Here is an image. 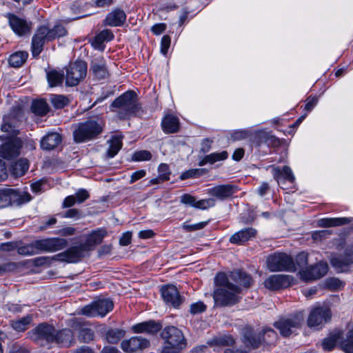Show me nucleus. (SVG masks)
<instances>
[{
	"label": "nucleus",
	"instance_id": "nucleus-18",
	"mask_svg": "<svg viewBox=\"0 0 353 353\" xmlns=\"http://www.w3.org/2000/svg\"><path fill=\"white\" fill-rule=\"evenodd\" d=\"M161 292L163 301L174 308H178L184 301L183 297L179 294L177 288L173 285L163 286Z\"/></svg>",
	"mask_w": 353,
	"mask_h": 353
},
{
	"label": "nucleus",
	"instance_id": "nucleus-15",
	"mask_svg": "<svg viewBox=\"0 0 353 353\" xmlns=\"http://www.w3.org/2000/svg\"><path fill=\"white\" fill-rule=\"evenodd\" d=\"M330 263L337 272L347 270L353 264V245H347L342 254L332 256Z\"/></svg>",
	"mask_w": 353,
	"mask_h": 353
},
{
	"label": "nucleus",
	"instance_id": "nucleus-59",
	"mask_svg": "<svg viewBox=\"0 0 353 353\" xmlns=\"http://www.w3.org/2000/svg\"><path fill=\"white\" fill-rule=\"evenodd\" d=\"M201 171L199 169H192L187 172H185L181 174V179H186L188 178H192L196 177L197 176H199L201 174Z\"/></svg>",
	"mask_w": 353,
	"mask_h": 353
},
{
	"label": "nucleus",
	"instance_id": "nucleus-1",
	"mask_svg": "<svg viewBox=\"0 0 353 353\" xmlns=\"http://www.w3.org/2000/svg\"><path fill=\"white\" fill-rule=\"evenodd\" d=\"M252 283L251 276L240 270L230 272L228 275L225 272L217 273L214 277L213 292L215 304L219 306L236 304L241 298V287L248 288Z\"/></svg>",
	"mask_w": 353,
	"mask_h": 353
},
{
	"label": "nucleus",
	"instance_id": "nucleus-46",
	"mask_svg": "<svg viewBox=\"0 0 353 353\" xmlns=\"http://www.w3.org/2000/svg\"><path fill=\"white\" fill-rule=\"evenodd\" d=\"M17 252L19 254L23 256H32L37 254L33 242L20 247L17 246Z\"/></svg>",
	"mask_w": 353,
	"mask_h": 353
},
{
	"label": "nucleus",
	"instance_id": "nucleus-52",
	"mask_svg": "<svg viewBox=\"0 0 353 353\" xmlns=\"http://www.w3.org/2000/svg\"><path fill=\"white\" fill-rule=\"evenodd\" d=\"M152 158V154L149 151L140 150L134 153L132 160L135 161H148Z\"/></svg>",
	"mask_w": 353,
	"mask_h": 353
},
{
	"label": "nucleus",
	"instance_id": "nucleus-7",
	"mask_svg": "<svg viewBox=\"0 0 353 353\" xmlns=\"http://www.w3.org/2000/svg\"><path fill=\"white\" fill-rule=\"evenodd\" d=\"M65 29L60 25L55 26L52 29H49L45 26L38 28L32 39V54L33 57L39 55L46 42L65 36Z\"/></svg>",
	"mask_w": 353,
	"mask_h": 353
},
{
	"label": "nucleus",
	"instance_id": "nucleus-17",
	"mask_svg": "<svg viewBox=\"0 0 353 353\" xmlns=\"http://www.w3.org/2000/svg\"><path fill=\"white\" fill-rule=\"evenodd\" d=\"M293 277L287 274H272L263 282L265 288L271 291H278L291 286Z\"/></svg>",
	"mask_w": 353,
	"mask_h": 353
},
{
	"label": "nucleus",
	"instance_id": "nucleus-54",
	"mask_svg": "<svg viewBox=\"0 0 353 353\" xmlns=\"http://www.w3.org/2000/svg\"><path fill=\"white\" fill-rule=\"evenodd\" d=\"M30 200H0V209L10 205L19 206L27 203Z\"/></svg>",
	"mask_w": 353,
	"mask_h": 353
},
{
	"label": "nucleus",
	"instance_id": "nucleus-45",
	"mask_svg": "<svg viewBox=\"0 0 353 353\" xmlns=\"http://www.w3.org/2000/svg\"><path fill=\"white\" fill-rule=\"evenodd\" d=\"M344 283L336 278H330L326 279L325 285L328 289L336 291L342 289L344 287Z\"/></svg>",
	"mask_w": 353,
	"mask_h": 353
},
{
	"label": "nucleus",
	"instance_id": "nucleus-64",
	"mask_svg": "<svg viewBox=\"0 0 353 353\" xmlns=\"http://www.w3.org/2000/svg\"><path fill=\"white\" fill-rule=\"evenodd\" d=\"M132 239V233L130 232H126L123 234L122 236L119 239L120 245L126 246L129 245Z\"/></svg>",
	"mask_w": 353,
	"mask_h": 353
},
{
	"label": "nucleus",
	"instance_id": "nucleus-5",
	"mask_svg": "<svg viewBox=\"0 0 353 353\" xmlns=\"http://www.w3.org/2000/svg\"><path fill=\"white\" fill-rule=\"evenodd\" d=\"M8 117H4L1 124V131L6 133L0 136L1 139H8L0 147V157L10 160L18 157L22 148L21 140L17 137L18 130L9 123Z\"/></svg>",
	"mask_w": 353,
	"mask_h": 353
},
{
	"label": "nucleus",
	"instance_id": "nucleus-44",
	"mask_svg": "<svg viewBox=\"0 0 353 353\" xmlns=\"http://www.w3.org/2000/svg\"><path fill=\"white\" fill-rule=\"evenodd\" d=\"M312 266L316 279L323 277L328 271V265L327 263L325 262H319L315 265Z\"/></svg>",
	"mask_w": 353,
	"mask_h": 353
},
{
	"label": "nucleus",
	"instance_id": "nucleus-22",
	"mask_svg": "<svg viewBox=\"0 0 353 353\" xmlns=\"http://www.w3.org/2000/svg\"><path fill=\"white\" fill-rule=\"evenodd\" d=\"M126 20L125 12L119 8L114 9L108 14L103 23L105 26L111 27L121 26Z\"/></svg>",
	"mask_w": 353,
	"mask_h": 353
},
{
	"label": "nucleus",
	"instance_id": "nucleus-13",
	"mask_svg": "<svg viewBox=\"0 0 353 353\" xmlns=\"http://www.w3.org/2000/svg\"><path fill=\"white\" fill-rule=\"evenodd\" d=\"M87 74V63L83 61L71 63L66 69L65 83L68 86H74L83 79Z\"/></svg>",
	"mask_w": 353,
	"mask_h": 353
},
{
	"label": "nucleus",
	"instance_id": "nucleus-33",
	"mask_svg": "<svg viewBox=\"0 0 353 353\" xmlns=\"http://www.w3.org/2000/svg\"><path fill=\"white\" fill-rule=\"evenodd\" d=\"M256 137L258 139L256 143V145H260L262 143L273 145H277L279 143L278 139L274 136L264 130L256 132Z\"/></svg>",
	"mask_w": 353,
	"mask_h": 353
},
{
	"label": "nucleus",
	"instance_id": "nucleus-35",
	"mask_svg": "<svg viewBox=\"0 0 353 353\" xmlns=\"http://www.w3.org/2000/svg\"><path fill=\"white\" fill-rule=\"evenodd\" d=\"M91 69L94 75L99 79H104L108 75L106 67L103 61H93L91 64Z\"/></svg>",
	"mask_w": 353,
	"mask_h": 353
},
{
	"label": "nucleus",
	"instance_id": "nucleus-27",
	"mask_svg": "<svg viewBox=\"0 0 353 353\" xmlns=\"http://www.w3.org/2000/svg\"><path fill=\"white\" fill-rule=\"evenodd\" d=\"M352 221V218H323L318 221V225L321 228L336 227L346 225Z\"/></svg>",
	"mask_w": 353,
	"mask_h": 353
},
{
	"label": "nucleus",
	"instance_id": "nucleus-56",
	"mask_svg": "<svg viewBox=\"0 0 353 353\" xmlns=\"http://www.w3.org/2000/svg\"><path fill=\"white\" fill-rule=\"evenodd\" d=\"M171 43L170 37L168 35H164L161 41V52L163 54L165 55L170 48Z\"/></svg>",
	"mask_w": 353,
	"mask_h": 353
},
{
	"label": "nucleus",
	"instance_id": "nucleus-12",
	"mask_svg": "<svg viewBox=\"0 0 353 353\" xmlns=\"http://www.w3.org/2000/svg\"><path fill=\"white\" fill-rule=\"evenodd\" d=\"M303 320V314L299 312L288 317L281 318L274 323V325L283 336L286 337L291 335L295 329L301 327Z\"/></svg>",
	"mask_w": 353,
	"mask_h": 353
},
{
	"label": "nucleus",
	"instance_id": "nucleus-24",
	"mask_svg": "<svg viewBox=\"0 0 353 353\" xmlns=\"http://www.w3.org/2000/svg\"><path fill=\"white\" fill-rule=\"evenodd\" d=\"M7 17L10 26L17 34L21 36L29 31V26L24 19L10 13L7 14Z\"/></svg>",
	"mask_w": 353,
	"mask_h": 353
},
{
	"label": "nucleus",
	"instance_id": "nucleus-50",
	"mask_svg": "<svg viewBox=\"0 0 353 353\" xmlns=\"http://www.w3.org/2000/svg\"><path fill=\"white\" fill-rule=\"evenodd\" d=\"M294 262L296 267L298 266L300 268L305 267L308 263V254L305 252L299 253Z\"/></svg>",
	"mask_w": 353,
	"mask_h": 353
},
{
	"label": "nucleus",
	"instance_id": "nucleus-19",
	"mask_svg": "<svg viewBox=\"0 0 353 353\" xmlns=\"http://www.w3.org/2000/svg\"><path fill=\"white\" fill-rule=\"evenodd\" d=\"M149 341L141 336H133L121 343L122 350L127 353H136L148 347Z\"/></svg>",
	"mask_w": 353,
	"mask_h": 353
},
{
	"label": "nucleus",
	"instance_id": "nucleus-8",
	"mask_svg": "<svg viewBox=\"0 0 353 353\" xmlns=\"http://www.w3.org/2000/svg\"><path fill=\"white\" fill-rule=\"evenodd\" d=\"M103 123L99 119H88L75 125L73 138L76 143H83L94 139L102 132Z\"/></svg>",
	"mask_w": 353,
	"mask_h": 353
},
{
	"label": "nucleus",
	"instance_id": "nucleus-48",
	"mask_svg": "<svg viewBox=\"0 0 353 353\" xmlns=\"http://www.w3.org/2000/svg\"><path fill=\"white\" fill-rule=\"evenodd\" d=\"M94 339V332L90 328H83L80 330L79 339L83 343H89Z\"/></svg>",
	"mask_w": 353,
	"mask_h": 353
},
{
	"label": "nucleus",
	"instance_id": "nucleus-60",
	"mask_svg": "<svg viewBox=\"0 0 353 353\" xmlns=\"http://www.w3.org/2000/svg\"><path fill=\"white\" fill-rule=\"evenodd\" d=\"M17 243L16 242H6L0 244V250L3 252H10L17 249Z\"/></svg>",
	"mask_w": 353,
	"mask_h": 353
},
{
	"label": "nucleus",
	"instance_id": "nucleus-29",
	"mask_svg": "<svg viewBox=\"0 0 353 353\" xmlns=\"http://www.w3.org/2000/svg\"><path fill=\"white\" fill-rule=\"evenodd\" d=\"M114 38L112 32L109 30H103L99 33L92 41V46L95 49H103L104 41H111Z\"/></svg>",
	"mask_w": 353,
	"mask_h": 353
},
{
	"label": "nucleus",
	"instance_id": "nucleus-34",
	"mask_svg": "<svg viewBox=\"0 0 353 353\" xmlns=\"http://www.w3.org/2000/svg\"><path fill=\"white\" fill-rule=\"evenodd\" d=\"M181 202L190 207L205 210L214 205V200H181Z\"/></svg>",
	"mask_w": 353,
	"mask_h": 353
},
{
	"label": "nucleus",
	"instance_id": "nucleus-6",
	"mask_svg": "<svg viewBox=\"0 0 353 353\" xmlns=\"http://www.w3.org/2000/svg\"><path fill=\"white\" fill-rule=\"evenodd\" d=\"M111 106L115 108L121 119H128L132 115H141L143 111L138 103L137 95L135 92L129 90L117 98Z\"/></svg>",
	"mask_w": 353,
	"mask_h": 353
},
{
	"label": "nucleus",
	"instance_id": "nucleus-11",
	"mask_svg": "<svg viewBox=\"0 0 353 353\" xmlns=\"http://www.w3.org/2000/svg\"><path fill=\"white\" fill-rule=\"evenodd\" d=\"M113 307V302L110 299H99L83 307L80 314L88 317H104Z\"/></svg>",
	"mask_w": 353,
	"mask_h": 353
},
{
	"label": "nucleus",
	"instance_id": "nucleus-3",
	"mask_svg": "<svg viewBox=\"0 0 353 353\" xmlns=\"http://www.w3.org/2000/svg\"><path fill=\"white\" fill-rule=\"evenodd\" d=\"M31 333L34 340H44L48 343H55L61 347H70L74 341L71 330L57 331L53 325L47 323L39 324Z\"/></svg>",
	"mask_w": 353,
	"mask_h": 353
},
{
	"label": "nucleus",
	"instance_id": "nucleus-14",
	"mask_svg": "<svg viewBox=\"0 0 353 353\" xmlns=\"http://www.w3.org/2000/svg\"><path fill=\"white\" fill-rule=\"evenodd\" d=\"M37 254L43 252H54L65 248L67 240L61 238H48L33 241Z\"/></svg>",
	"mask_w": 353,
	"mask_h": 353
},
{
	"label": "nucleus",
	"instance_id": "nucleus-49",
	"mask_svg": "<svg viewBox=\"0 0 353 353\" xmlns=\"http://www.w3.org/2000/svg\"><path fill=\"white\" fill-rule=\"evenodd\" d=\"M299 277L301 280L309 281L316 280V278L313 272L312 266H310L305 269H302L299 272Z\"/></svg>",
	"mask_w": 353,
	"mask_h": 353
},
{
	"label": "nucleus",
	"instance_id": "nucleus-36",
	"mask_svg": "<svg viewBox=\"0 0 353 353\" xmlns=\"http://www.w3.org/2000/svg\"><path fill=\"white\" fill-rule=\"evenodd\" d=\"M47 79L50 87H56L62 84L63 81V73L55 70L47 72Z\"/></svg>",
	"mask_w": 353,
	"mask_h": 353
},
{
	"label": "nucleus",
	"instance_id": "nucleus-26",
	"mask_svg": "<svg viewBox=\"0 0 353 353\" xmlns=\"http://www.w3.org/2000/svg\"><path fill=\"white\" fill-rule=\"evenodd\" d=\"M61 142V137L59 133L50 132L41 141V147L46 150H51Z\"/></svg>",
	"mask_w": 353,
	"mask_h": 353
},
{
	"label": "nucleus",
	"instance_id": "nucleus-62",
	"mask_svg": "<svg viewBox=\"0 0 353 353\" xmlns=\"http://www.w3.org/2000/svg\"><path fill=\"white\" fill-rule=\"evenodd\" d=\"M76 232V229L73 227H65L56 232L57 234L67 236L73 235Z\"/></svg>",
	"mask_w": 353,
	"mask_h": 353
},
{
	"label": "nucleus",
	"instance_id": "nucleus-28",
	"mask_svg": "<svg viewBox=\"0 0 353 353\" xmlns=\"http://www.w3.org/2000/svg\"><path fill=\"white\" fill-rule=\"evenodd\" d=\"M162 128L165 133H175L179 129V120L174 115H167L162 121Z\"/></svg>",
	"mask_w": 353,
	"mask_h": 353
},
{
	"label": "nucleus",
	"instance_id": "nucleus-47",
	"mask_svg": "<svg viewBox=\"0 0 353 353\" xmlns=\"http://www.w3.org/2000/svg\"><path fill=\"white\" fill-rule=\"evenodd\" d=\"M339 338L340 334H339L325 339L322 343L323 348L325 350L330 351L336 345Z\"/></svg>",
	"mask_w": 353,
	"mask_h": 353
},
{
	"label": "nucleus",
	"instance_id": "nucleus-40",
	"mask_svg": "<svg viewBox=\"0 0 353 353\" xmlns=\"http://www.w3.org/2000/svg\"><path fill=\"white\" fill-rule=\"evenodd\" d=\"M31 109L34 114L43 116L48 112V105L45 101L37 100L32 103Z\"/></svg>",
	"mask_w": 353,
	"mask_h": 353
},
{
	"label": "nucleus",
	"instance_id": "nucleus-30",
	"mask_svg": "<svg viewBox=\"0 0 353 353\" xmlns=\"http://www.w3.org/2000/svg\"><path fill=\"white\" fill-rule=\"evenodd\" d=\"M29 168L28 161L26 159H20L13 163L10 166V172L15 177L23 176Z\"/></svg>",
	"mask_w": 353,
	"mask_h": 353
},
{
	"label": "nucleus",
	"instance_id": "nucleus-23",
	"mask_svg": "<svg viewBox=\"0 0 353 353\" xmlns=\"http://www.w3.org/2000/svg\"><path fill=\"white\" fill-rule=\"evenodd\" d=\"M256 232V230L253 228H244L232 234L230 238V242L232 244H243L255 237Z\"/></svg>",
	"mask_w": 353,
	"mask_h": 353
},
{
	"label": "nucleus",
	"instance_id": "nucleus-4",
	"mask_svg": "<svg viewBox=\"0 0 353 353\" xmlns=\"http://www.w3.org/2000/svg\"><path fill=\"white\" fill-rule=\"evenodd\" d=\"M241 340L245 348L257 349L261 345H270L277 339V333L272 328L265 327L256 331L253 327L245 325L241 328Z\"/></svg>",
	"mask_w": 353,
	"mask_h": 353
},
{
	"label": "nucleus",
	"instance_id": "nucleus-38",
	"mask_svg": "<svg viewBox=\"0 0 353 353\" xmlns=\"http://www.w3.org/2000/svg\"><path fill=\"white\" fill-rule=\"evenodd\" d=\"M228 152L223 151L221 152H214L205 156L203 160L199 163V165H203L208 163L211 164L221 160H225L228 158Z\"/></svg>",
	"mask_w": 353,
	"mask_h": 353
},
{
	"label": "nucleus",
	"instance_id": "nucleus-37",
	"mask_svg": "<svg viewBox=\"0 0 353 353\" xmlns=\"http://www.w3.org/2000/svg\"><path fill=\"white\" fill-rule=\"evenodd\" d=\"M32 321L30 315H27L19 320L12 321L10 325L17 332H24L28 328V325Z\"/></svg>",
	"mask_w": 353,
	"mask_h": 353
},
{
	"label": "nucleus",
	"instance_id": "nucleus-31",
	"mask_svg": "<svg viewBox=\"0 0 353 353\" xmlns=\"http://www.w3.org/2000/svg\"><path fill=\"white\" fill-rule=\"evenodd\" d=\"M121 135H114L108 142L109 143V148L107 151V155L110 158L114 157L121 150L122 147Z\"/></svg>",
	"mask_w": 353,
	"mask_h": 353
},
{
	"label": "nucleus",
	"instance_id": "nucleus-58",
	"mask_svg": "<svg viewBox=\"0 0 353 353\" xmlns=\"http://www.w3.org/2000/svg\"><path fill=\"white\" fill-rule=\"evenodd\" d=\"M90 196L89 192L85 189H79L75 194V196L70 195L65 199H88Z\"/></svg>",
	"mask_w": 353,
	"mask_h": 353
},
{
	"label": "nucleus",
	"instance_id": "nucleus-42",
	"mask_svg": "<svg viewBox=\"0 0 353 353\" xmlns=\"http://www.w3.org/2000/svg\"><path fill=\"white\" fill-rule=\"evenodd\" d=\"M341 345L345 353H353V330L347 332L346 339L341 342Z\"/></svg>",
	"mask_w": 353,
	"mask_h": 353
},
{
	"label": "nucleus",
	"instance_id": "nucleus-41",
	"mask_svg": "<svg viewBox=\"0 0 353 353\" xmlns=\"http://www.w3.org/2000/svg\"><path fill=\"white\" fill-rule=\"evenodd\" d=\"M50 101L57 109L63 108L70 103L69 99L64 95H52Z\"/></svg>",
	"mask_w": 353,
	"mask_h": 353
},
{
	"label": "nucleus",
	"instance_id": "nucleus-10",
	"mask_svg": "<svg viewBox=\"0 0 353 353\" xmlns=\"http://www.w3.org/2000/svg\"><path fill=\"white\" fill-rule=\"evenodd\" d=\"M267 267L270 272L296 271L294 259L292 255L285 252H275L270 254L266 260Z\"/></svg>",
	"mask_w": 353,
	"mask_h": 353
},
{
	"label": "nucleus",
	"instance_id": "nucleus-57",
	"mask_svg": "<svg viewBox=\"0 0 353 353\" xmlns=\"http://www.w3.org/2000/svg\"><path fill=\"white\" fill-rule=\"evenodd\" d=\"M331 233V231L328 230L315 231L312 233V236L314 241H321L330 235Z\"/></svg>",
	"mask_w": 353,
	"mask_h": 353
},
{
	"label": "nucleus",
	"instance_id": "nucleus-9",
	"mask_svg": "<svg viewBox=\"0 0 353 353\" xmlns=\"http://www.w3.org/2000/svg\"><path fill=\"white\" fill-rule=\"evenodd\" d=\"M164 341L163 353H179L186 347V340L181 330L175 326H167L161 333Z\"/></svg>",
	"mask_w": 353,
	"mask_h": 353
},
{
	"label": "nucleus",
	"instance_id": "nucleus-39",
	"mask_svg": "<svg viewBox=\"0 0 353 353\" xmlns=\"http://www.w3.org/2000/svg\"><path fill=\"white\" fill-rule=\"evenodd\" d=\"M125 335V332L120 329H111L106 332L105 339L110 343H117Z\"/></svg>",
	"mask_w": 353,
	"mask_h": 353
},
{
	"label": "nucleus",
	"instance_id": "nucleus-32",
	"mask_svg": "<svg viewBox=\"0 0 353 353\" xmlns=\"http://www.w3.org/2000/svg\"><path fill=\"white\" fill-rule=\"evenodd\" d=\"M28 57V54L23 51L13 53L9 57V64L13 68H19L25 63Z\"/></svg>",
	"mask_w": 353,
	"mask_h": 353
},
{
	"label": "nucleus",
	"instance_id": "nucleus-51",
	"mask_svg": "<svg viewBox=\"0 0 353 353\" xmlns=\"http://www.w3.org/2000/svg\"><path fill=\"white\" fill-rule=\"evenodd\" d=\"M214 341L217 345L222 346L232 345L235 342L234 339L230 335H224L217 337L214 339Z\"/></svg>",
	"mask_w": 353,
	"mask_h": 353
},
{
	"label": "nucleus",
	"instance_id": "nucleus-63",
	"mask_svg": "<svg viewBox=\"0 0 353 353\" xmlns=\"http://www.w3.org/2000/svg\"><path fill=\"white\" fill-rule=\"evenodd\" d=\"M146 174V172L144 170H140L139 171L133 172L130 176V183H133L137 181L142 179Z\"/></svg>",
	"mask_w": 353,
	"mask_h": 353
},
{
	"label": "nucleus",
	"instance_id": "nucleus-20",
	"mask_svg": "<svg viewBox=\"0 0 353 353\" xmlns=\"http://www.w3.org/2000/svg\"><path fill=\"white\" fill-rule=\"evenodd\" d=\"M237 192V187L230 184L217 185L208 190L210 196L219 198L243 196L242 195L236 194Z\"/></svg>",
	"mask_w": 353,
	"mask_h": 353
},
{
	"label": "nucleus",
	"instance_id": "nucleus-53",
	"mask_svg": "<svg viewBox=\"0 0 353 353\" xmlns=\"http://www.w3.org/2000/svg\"><path fill=\"white\" fill-rule=\"evenodd\" d=\"M206 305L202 301H198L190 305V312L193 314H198L205 311Z\"/></svg>",
	"mask_w": 353,
	"mask_h": 353
},
{
	"label": "nucleus",
	"instance_id": "nucleus-55",
	"mask_svg": "<svg viewBox=\"0 0 353 353\" xmlns=\"http://www.w3.org/2000/svg\"><path fill=\"white\" fill-rule=\"evenodd\" d=\"M159 175L160 179L163 180H168L170 174L169 167L167 164L161 163L158 168Z\"/></svg>",
	"mask_w": 353,
	"mask_h": 353
},
{
	"label": "nucleus",
	"instance_id": "nucleus-61",
	"mask_svg": "<svg viewBox=\"0 0 353 353\" xmlns=\"http://www.w3.org/2000/svg\"><path fill=\"white\" fill-rule=\"evenodd\" d=\"M249 134L250 133L248 130H238L232 134V138L234 141H239L248 138Z\"/></svg>",
	"mask_w": 353,
	"mask_h": 353
},
{
	"label": "nucleus",
	"instance_id": "nucleus-43",
	"mask_svg": "<svg viewBox=\"0 0 353 353\" xmlns=\"http://www.w3.org/2000/svg\"><path fill=\"white\" fill-rule=\"evenodd\" d=\"M0 199H23L20 192L10 188L0 189Z\"/></svg>",
	"mask_w": 353,
	"mask_h": 353
},
{
	"label": "nucleus",
	"instance_id": "nucleus-2",
	"mask_svg": "<svg viewBox=\"0 0 353 353\" xmlns=\"http://www.w3.org/2000/svg\"><path fill=\"white\" fill-rule=\"evenodd\" d=\"M105 228H99L90 233L84 243L72 246L65 251L57 255L59 261L67 263L79 262L83 257L88 255L94 247L101 243L105 236H107Z\"/></svg>",
	"mask_w": 353,
	"mask_h": 353
},
{
	"label": "nucleus",
	"instance_id": "nucleus-25",
	"mask_svg": "<svg viewBox=\"0 0 353 353\" xmlns=\"http://www.w3.org/2000/svg\"><path fill=\"white\" fill-rule=\"evenodd\" d=\"M272 174L277 183L280 185L283 181H288L293 183L295 181V176L291 168L285 165L281 169L279 167H275L272 169Z\"/></svg>",
	"mask_w": 353,
	"mask_h": 353
},
{
	"label": "nucleus",
	"instance_id": "nucleus-21",
	"mask_svg": "<svg viewBox=\"0 0 353 353\" xmlns=\"http://www.w3.org/2000/svg\"><path fill=\"white\" fill-rule=\"evenodd\" d=\"M161 329V324L154 321H143L132 327L134 333H145L148 334H155Z\"/></svg>",
	"mask_w": 353,
	"mask_h": 353
},
{
	"label": "nucleus",
	"instance_id": "nucleus-16",
	"mask_svg": "<svg viewBox=\"0 0 353 353\" xmlns=\"http://www.w3.org/2000/svg\"><path fill=\"white\" fill-rule=\"evenodd\" d=\"M331 318V311L327 307L318 306L314 307L308 316L307 325L317 328L327 323Z\"/></svg>",
	"mask_w": 353,
	"mask_h": 353
}]
</instances>
